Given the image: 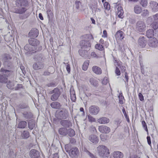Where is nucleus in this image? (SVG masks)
Masks as SVG:
<instances>
[{"mask_svg":"<svg viewBox=\"0 0 158 158\" xmlns=\"http://www.w3.org/2000/svg\"><path fill=\"white\" fill-rule=\"evenodd\" d=\"M15 5L18 8H15L12 10L14 13L19 14H23L20 16L21 19H25L27 18L31 13L27 11L28 6L27 0H16Z\"/></svg>","mask_w":158,"mask_h":158,"instance_id":"f257e3e1","label":"nucleus"},{"mask_svg":"<svg viewBox=\"0 0 158 158\" xmlns=\"http://www.w3.org/2000/svg\"><path fill=\"white\" fill-rule=\"evenodd\" d=\"M85 37V39L81 41L80 45L81 48L89 50L90 47L89 40L93 38L92 36L90 35H86Z\"/></svg>","mask_w":158,"mask_h":158,"instance_id":"f03ea898","label":"nucleus"},{"mask_svg":"<svg viewBox=\"0 0 158 158\" xmlns=\"http://www.w3.org/2000/svg\"><path fill=\"white\" fill-rule=\"evenodd\" d=\"M68 147V145H66L65 146V148L66 152L68 153L70 156L72 158H76L78 156L79 154V151L77 148L74 147L69 148Z\"/></svg>","mask_w":158,"mask_h":158,"instance_id":"7ed1b4c3","label":"nucleus"},{"mask_svg":"<svg viewBox=\"0 0 158 158\" xmlns=\"http://www.w3.org/2000/svg\"><path fill=\"white\" fill-rule=\"evenodd\" d=\"M56 117L59 119L66 118L69 116L68 110L64 108L60 109L57 111L56 114Z\"/></svg>","mask_w":158,"mask_h":158,"instance_id":"20e7f679","label":"nucleus"},{"mask_svg":"<svg viewBox=\"0 0 158 158\" xmlns=\"http://www.w3.org/2000/svg\"><path fill=\"white\" fill-rule=\"evenodd\" d=\"M29 44L34 49L35 48V51H39L42 49V46L40 45V42L34 38H30L28 40Z\"/></svg>","mask_w":158,"mask_h":158,"instance_id":"39448f33","label":"nucleus"},{"mask_svg":"<svg viewBox=\"0 0 158 158\" xmlns=\"http://www.w3.org/2000/svg\"><path fill=\"white\" fill-rule=\"evenodd\" d=\"M49 94H52L50 98L51 100L52 101H56L58 99L61 94V93L59 89L56 88L52 90L49 91Z\"/></svg>","mask_w":158,"mask_h":158,"instance_id":"423d86ee","label":"nucleus"},{"mask_svg":"<svg viewBox=\"0 0 158 158\" xmlns=\"http://www.w3.org/2000/svg\"><path fill=\"white\" fill-rule=\"evenodd\" d=\"M97 151L98 155L102 157H103L104 155H107L110 153L109 150L103 145H99L97 147Z\"/></svg>","mask_w":158,"mask_h":158,"instance_id":"0eeeda50","label":"nucleus"},{"mask_svg":"<svg viewBox=\"0 0 158 158\" xmlns=\"http://www.w3.org/2000/svg\"><path fill=\"white\" fill-rule=\"evenodd\" d=\"M146 26L144 23L142 21H139L136 23L137 30L140 32L143 31L145 30Z\"/></svg>","mask_w":158,"mask_h":158,"instance_id":"6e6552de","label":"nucleus"},{"mask_svg":"<svg viewBox=\"0 0 158 158\" xmlns=\"http://www.w3.org/2000/svg\"><path fill=\"white\" fill-rule=\"evenodd\" d=\"M99 111V108L96 106H91L89 108V112L91 114L94 115L97 114L98 113Z\"/></svg>","mask_w":158,"mask_h":158,"instance_id":"1a4fd4ad","label":"nucleus"},{"mask_svg":"<svg viewBox=\"0 0 158 158\" xmlns=\"http://www.w3.org/2000/svg\"><path fill=\"white\" fill-rule=\"evenodd\" d=\"M148 45L152 47H156L158 46V40L155 37L150 39L148 41Z\"/></svg>","mask_w":158,"mask_h":158,"instance_id":"9d476101","label":"nucleus"},{"mask_svg":"<svg viewBox=\"0 0 158 158\" xmlns=\"http://www.w3.org/2000/svg\"><path fill=\"white\" fill-rule=\"evenodd\" d=\"M125 34L121 31H118L115 35V37L117 40H122L124 38Z\"/></svg>","mask_w":158,"mask_h":158,"instance_id":"9b49d317","label":"nucleus"},{"mask_svg":"<svg viewBox=\"0 0 158 158\" xmlns=\"http://www.w3.org/2000/svg\"><path fill=\"white\" fill-rule=\"evenodd\" d=\"M98 130L101 133L106 134L109 133L110 131V129L109 127L104 125L99 126Z\"/></svg>","mask_w":158,"mask_h":158,"instance_id":"f8f14e48","label":"nucleus"},{"mask_svg":"<svg viewBox=\"0 0 158 158\" xmlns=\"http://www.w3.org/2000/svg\"><path fill=\"white\" fill-rule=\"evenodd\" d=\"M40 155V152L34 149H31L29 153V156L31 158H37L39 157Z\"/></svg>","mask_w":158,"mask_h":158,"instance_id":"ddd939ff","label":"nucleus"},{"mask_svg":"<svg viewBox=\"0 0 158 158\" xmlns=\"http://www.w3.org/2000/svg\"><path fill=\"white\" fill-rule=\"evenodd\" d=\"M44 67V63L42 62H36L33 65V68L35 70L43 69Z\"/></svg>","mask_w":158,"mask_h":158,"instance_id":"4468645a","label":"nucleus"},{"mask_svg":"<svg viewBox=\"0 0 158 158\" xmlns=\"http://www.w3.org/2000/svg\"><path fill=\"white\" fill-rule=\"evenodd\" d=\"M147 43V41L144 37H140L139 38L138 40V44L141 47H144L146 45Z\"/></svg>","mask_w":158,"mask_h":158,"instance_id":"2eb2a0df","label":"nucleus"},{"mask_svg":"<svg viewBox=\"0 0 158 158\" xmlns=\"http://www.w3.org/2000/svg\"><path fill=\"white\" fill-rule=\"evenodd\" d=\"M89 140L93 143L96 144L99 141V139L97 136L95 135H91L89 136Z\"/></svg>","mask_w":158,"mask_h":158,"instance_id":"dca6fc26","label":"nucleus"},{"mask_svg":"<svg viewBox=\"0 0 158 158\" xmlns=\"http://www.w3.org/2000/svg\"><path fill=\"white\" fill-rule=\"evenodd\" d=\"M150 7L153 12L158 11V3L156 2L152 1L150 2Z\"/></svg>","mask_w":158,"mask_h":158,"instance_id":"f3484780","label":"nucleus"},{"mask_svg":"<svg viewBox=\"0 0 158 158\" xmlns=\"http://www.w3.org/2000/svg\"><path fill=\"white\" fill-rule=\"evenodd\" d=\"M60 123L63 126L66 127H69L72 126V123L71 122L67 120H62L60 122Z\"/></svg>","mask_w":158,"mask_h":158,"instance_id":"a211bd4d","label":"nucleus"},{"mask_svg":"<svg viewBox=\"0 0 158 158\" xmlns=\"http://www.w3.org/2000/svg\"><path fill=\"white\" fill-rule=\"evenodd\" d=\"M110 122L109 119L106 117H102L98 119V122L102 124H105L108 123Z\"/></svg>","mask_w":158,"mask_h":158,"instance_id":"6ab92c4d","label":"nucleus"},{"mask_svg":"<svg viewBox=\"0 0 158 158\" xmlns=\"http://www.w3.org/2000/svg\"><path fill=\"white\" fill-rule=\"evenodd\" d=\"M39 34L38 31L37 29H34L31 30L29 33V36L32 37H36Z\"/></svg>","mask_w":158,"mask_h":158,"instance_id":"aec40b11","label":"nucleus"},{"mask_svg":"<svg viewBox=\"0 0 158 158\" xmlns=\"http://www.w3.org/2000/svg\"><path fill=\"white\" fill-rule=\"evenodd\" d=\"M113 156L114 158H123V155L121 152L115 151L113 152Z\"/></svg>","mask_w":158,"mask_h":158,"instance_id":"412c9836","label":"nucleus"},{"mask_svg":"<svg viewBox=\"0 0 158 158\" xmlns=\"http://www.w3.org/2000/svg\"><path fill=\"white\" fill-rule=\"evenodd\" d=\"M34 59L36 61H42L44 60V56L41 53H37L34 56Z\"/></svg>","mask_w":158,"mask_h":158,"instance_id":"4be33fe9","label":"nucleus"},{"mask_svg":"<svg viewBox=\"0 0 158 158\" xmlns=\"http://www.w3.org/2000/svg\"><path fill=\"white\" fill-rule=\"evenodd\" d=\"M117 15L118 17L123 18V17L124 11L122 7L121 6H118L117 8Z\"/></svg>","mask_w":158,"mask_h":158,"instance_id":"5701e85b","label":"nucleus"},{"mask_svg":"<svg viewBox=\"0 0 158 158\" xmlns=\"http://www.w3.org/2000/svg\"><path fill=\"white\" fill-rule=\"evenodd\" d=\"M88 50L84 49L83 48H81L79 49L78 51V52L79 55L82 57H85L87 56L88 54Z\"/></svg>","mask_w":158,"mask_h":158,"instance_id":"b1692460","label":"nucleus"},{"mask_svg":"<svg viewBox=\"0 0 158 158\" xmlns=\"http://www.w3.org/2000/svg\"><path fill=\"white\" fill-rule=\"evenodd\" d=\"M24 48L25 50L29 52H31V53H34V52H32V51L36 52V51H35V48H34L33 49L30 44H26L24 46Z\"/></svg>","mask_w":158,"mask_h":158,"instance_id":"393cba45","label":"nucleus"},{"mask_svg":"<svg viewBox=\"0 0 158 158\" xmlns=\"http://www.w3.org/2000/svg\"><path fill=\"white\" fill-rule=\"evenodd\" d=\"M146 36L149 38H152L154 36V31L152 29H149L146 32Z\"/></svg>","mask_w":158,"mask_h":158,"instance_id":"a878e982","label":"nucleus"},{"mask_svg":"<svg viewBox=\"0 0 158 158\" xmlns=\"http://www.w3.org/2000/svg\"><path fill=\"white\" fill-rule=\"evenodd\" d=\"M92 69L93 72L96 74H100L102 73V70L100 68L97 66L93 67Z\"/></svg>","mask_w":158,"mask_h":158,"instance_id":"bb28decb","label":"nucleus"},{"mask_svg":"<svg viewBox=\"0 0 158 158\" xmlns=\"http://www.w3.org/2000/svg\"><path fill=\"white\" fill-rule=\"evenodd\" d=\"M28 127L31 130L33 129L35 126V122L32 119L29 120L28 122Z\"/></svg>","mask_w":158,"mask_h":158,"instance_id":"cd10ccee","label":"nucleus"},{"mask_svg":"<svg viewBox=\"0 0 158 158\" xmlns=\"http://www.w3.org/2000/svg\"><path fill=\"white\" fill-rule=\"evenodd\" d=\"M1 71L3 73L4 75L6 77L11 74L12 73V72L11 71L6 70L2 68L1 69Z\"/></svg>","mask_w":158,"mask_h":158,"instance_id":"c85d7f7f","label":"nucleus"},{"mask_svg":"<svg viewBox=\"0 0 158 158\" xmlns=\"http://www.w3.org/2000/svg\"><path fill=\"white\" fill-rule=\"evenodd\" d=\"M60 134L63 135H66L67 134V129L64 127L60 128L59 130Z\"/></svg>","mask_w":158,"mask_h":158,"instance_id":"c756f323","label":"nucleus"},{"mask_svg":"<svg viewBox=\"0 0 158 158\" xmlns=\"http://www.w3.org/2000/svg\"><path fill=\"white\" fill-rule=\"evenodd\" d=\"M50 106L52 108L54 109H58L61 106L60 103L57 102H52Z\"/></svg>","mask_w":158,"mask_h":158,"instance_id":"7c9ffc66","label":"nucleus"},{"mask_svg":"<svg viewBox=\"0 0 158 158\" xmlns=\"http://www.w3.org/2000/svg\"><path fill=\"white\" fill-rule=\"evenodd\" d=\"M142 10V8L139 6L136 5L134 6V11L135 13L139 14L141 12Z\"/></svg>","mask_w":158,"mask_h":158,"instance_id":"2f4dec72","label":"nucleus"},{"mask_svg":"<svg viewBox=\"0 0 158 158\" xmlns=\"http://www.w3.org/2000/svg\"><path fill=\"white\" fill-rule=\"evenodd\" d=\"M23 114L24 117L27 119L31 118L33 116L32 113L29 111L24 112L23 113Z\"/></svg>","mask_w":158,"mask_h":158,"instance_id":"473e14b6","label":"nucleus"},{"mask_svg":"<svg viewBox=\"0 0 158 158\" xmlns=\"http://www.w3.org/2000/svg\"><path fill=\"white\" fill-rule=\"evenodd\" d=\"M27 126V123L26 121H22L18 124V127L21 128H24Z\"/></svg>","mask_w":158,"mask_h":158,"instance_id":"72a5a7b5","label":"nucleus"},{"mask_svg":"<svg viewBox=\"0 0 158 158\" xmlns=\"http://www.w3.org/2000/svg\"><path fill=\"white\" fill-rule=\"evenodd\" d=\"M7 82V78L4 75L0 74V82L3 83H6Z\"/></svg>","mask_w":158,"mask_h":158,"instance_id":"f704fd0d","label":"nucleus"},{"mask_svg":"<svg viewBox=\"0 0 158 158\" xmlns=\"http://www.w3.org/2000/svg\"><path fill=\"white\" fill-rule=\"evenodd\" d=\"M89 81L91 85L96 86L98 84V81L95 79L91 78L90 79Z\"/></svg>","mask_w":158,"mask_h":158,"instance_id":"c9c22d12","label":"nucleus"},{"mask_svg":"<svg viewBox=\"0 0 158 158\" xmlns=\"http://www.w3.org/2000/svg\"><path fill=\"white\" fill-rule=\"evenodd\" d=\"M67 134L70 137H73L75 135L74 131L72 128H69L67 130Z\"/></svg>","mask_w":158,"mask_h":158,"instance_id":"e433bc0d","label":"nucleus"},{"mask_svg":"<svg viewBox=\"0 0 158 158\" xmlns=\"http://www.w3.org/2000/svg\"><path fill=\"white\" fill-rule=\"evenodd\" d=\"M22 135L23 138L27 139L29 136V133L28 131H25L23 132Z\"/></svg>","mask_w":158,"mask_h":158,"instance_id":"4c0bfd02","label":"nucleus"},{"mask_svg":"<svg viewBox=\"0 0 158 158\" xmlns=\"http://www.w3.org/2000/svg\"><path fill=\"white\" fill-rule=\"evenodd\" d=\"M119 99V102L121 104H123L124 103V98L123 95L122 93H120L118 96Z\"/></svg>","mask_w":158,"mask_h":158,"instance_id":"58836bf2","label":"nucleus"},{"mask_svg":"<svg viewBox=\"0 0 158 158\" xmlns=\"http://www.w3.org/2000/svg\"><path fill=\"white\" fill-rule=\"evenodd\" d=\"M151 26L154 30L157 29L158 28V22L153 21L151 24Z\"/></svg>","mask_w":158,"mask_h":158,"instance_id":"ea45409f","label":"nucleus"},{"mask_svg":"<svg viewBox=\"0 0 158 158\" xmlns=\"http://www.w3.org/2000/svg\"><path fill=\"white\" fill-rule=\"evenodd\" d=\"M152 18L155 21L158 20V13L152 16V17H150L148 18L147 20L148 21L151 20L152 19Z\"/></svg>","mask_w":158,"mask_h":158,"instance_id":"a19ab883","label":"nucleus"},{"mask_svg":"<svg viewBox=\"0 0 158 158\" xmlns=\"http://www.w3.org/2000/svg\"><path fill=\"white\" fill-rule=\"evenodd\" d=\"M14 82L10 81L7 82L6 86L9 89H14Z\"/></svg>","mask_w":158,"mask_h":158,"instance_id":"79ce46f5","label":"nucleus"},{"mask_svg":"<svg viewBox=\"0 0 158 158\" xmlns=\"http://www.w3.org/2000/svg\"><path fill=\"white\" fill-rule=\"evenodd\" d=\"M70 95L71 100L73 102H74L76 100V96L74 92L73 91H70Z\"/></svg>","mask_w":158,"mask_h":158,"instance_id":"37998d69","label":"nucleus"},{"mask_svg":"<svg viewBox=\"0 0 158 158\" xmlns=\"http://www.w3.org/2000/svg\"><path fill=\"white\" fill-rule=\"evenodd\" d=\"M114 65H117L118 66H119L121 63V62L119 60L115 57H114Z\"/></svg>","mask_w":158,"mask_h":158,"instance_id":"c03bdc74","label":"nucleus"},{"mask_svg":"<svg viewBox=\"0 0 158 158\" xmlns=\"http://www.w3.org/2000/svg\"><path fill=\"white\" fill-rule=\"evenodd\" d=\"M3 64L7 67H11L12 64V62L10 60L4 61Z\"/></svg>","mask_w":158,"mask_h":158,"instance_id":"a18cd8bd","label":"nucleus"},{"mask_svg":"<svg viewBox=\"0 0 158 158\" xmlns=\"http://www.w3.org/2000/svg\"><path fill=\"white\" fill-rule=\"evenodd\" d=\"M122 112L124 115V116L126 118L127 121L129 123L130 122V120L129 119V116L127 115V113L125 110V108L124 107H123L122 110Z\"/></svg>","mask_w":158,"mask_h":158,"instance_id":"49530a36","label":"nucleus"},{"mask_svg":"<svg viewBox=\"0 0 158 158\" xmlns=\"http://www.w3.org/2000/svg\"><path fill=\"white\" fill-rule=\"evenodd\" d=\"M11 59V57L10 55L9 54H5L4 56V57L3 59V61L5 60H9Z\"/></svg>","mask_w":158,"mask_h":158,"instance_id":"de8ad7c7","label":"nucleus"},{"mask_svg":"<svg viewBox=\"0 0 158 158\" xmlns=\"http://www.w3.org/2000/svg\"><path fill=\"white\" fill-rule=\"evenodd\" d=\"M104 8L107 10H109L110 9V5L109 3L107 2H105L103 4Z\"/></svg>","mask_w":158,"mask_h":158,"instance_id":"09e8293b","label":"nucleus"},{"mask_svg":"<svg viewBox=\"0 0 158 158\" xmlns=\"http://www.w3.org/2000/svg\"><path fill=\"white\" fill-rule=\"evenodd\" d=\"M89 63L88 62L85 61L84 62L82 66V69L84 71H86L87 69Z\"/></svg>","mask_w":158,"mask_h":158,"instance_id":"8fccbe9b","label":"nucleus"},{"mask_svg":"<svg viewBox=\"0 0 158 158\" xmlns=\"http://www.w3.org/2000/svg\"><path fill=\"white\" fill-rule=\"evenodd\" d=\"M95 48L96 49L101 51L102 50L104 49L103 46L100 44H96Z\"/></svg>","mask_w":158,"mask_h":158,"instance_id":"3c124183","label":"nucleus"},{"mask_svg":"<svg viewBox=\"0 0 158 158\" xmlns=\"http://www.w3.org/2000/svg\"><path fill=\"white\" fill-rule=\"evenodd\" d=\"M140 4L143 7H146L148 4L147 0H141Z\"/></svg>","mask_w":158,"mask_h":158,"instance_id":"603ef678","label":"nucleus"},{"mask_svg":"<svg viewBox=\"0 0 158 158\" xmlns=\"http://www.w3.org/2000/svg\"><path fill=\"white\" fill-rule=\"evenodd\" d=\"M142 126L145 130V131L147 132V134H148V130L146 124L144 121H142Z\"/></svg>","mask_w":158,"mask_h":158,"instance_id":"864d4df0","label":"nucleus"},{"mask_svg":"<svg viewBox=\"0 0 158 158\" xmlns=\"http://www.w3.org/2000/svg\"><path fill=\"white\" fill-rule=\"evenodd\" d=\"M88 119V121L90 122H94L96 121L95 118H93L92 116L90 115H88L87 116Z\"/></svg>","mask_w":158,"mask_h":158,"instance_id":"5fc2aeb1","label":"nucleus"},{"mask_svg":"<svg viewBox=\"0 0 158 158\" xmlns=\"http://www.w3.org/2000/svg\"><path fill=\"white\" fill-rule=\"evenodd\" d=\"M19 107L21 109H24L28 107L27 105L24 103H21L19 105Z\"/></svg>","mask_w":158,"mask_h":158,"instance_id":"6e6d98bb","label":"nucleus"},{"mask_svg":"<svg viewBox=\"0 0 158 158\" xmlns=\"http://www.w3.org/2000/svg\"><path fill=\"white\" fill-rule=\"evenodd\" d=\"M81 5V2L79 1H77L75 2V6L76 8L77 9H79L80 8V6Z\"/></svg>","mask_w":158,"mask_h":158,"instance_id":"4d7b16f0","label":"nucleus"},{"mask_svg":"<svg viewBox=\"0 0 158 158\" xmlns=\"http://www.w3.org/2000/svg\"><path fill=\"white\" fill-rule=\"evenodd\" d=\"M109 82L108 78L107 77H105L103 79L102 83L103 84L106 85Z\"/></svg>","mask_w":158,"mask_h":158,"instance_id":"13d9d810","label":"nucleus"},{"mask_svg":"<svg viewBox=\"0 0 158 158\" xmlns=\"http://www.w3.org/2000/svg\"><path fill=\"white\" fill-rule=\"evenodd\" d=\"M148 13L149 12L148 10H143V11L142 15L143 16H146L148 14Z\"/></svg>","mask_w":158,"mask_h":158,"instance_id":"bf43d9fd","label":"nucleus"},{"mask_svg":"<svg viewBox=\"0 0 158 158\" xmlns=\"http://www.w3.org/2000/svg\"><path fill=\"white\" fill-rule=\"evenodd\" d=\"M125 77L126 80V81H125L126 85H127L128 84L129 78L128 76L127 75V73L126 72H125Z\"/></svg>","mask_w":158,"mask_h":158,"instance_id":"052dcab7","label":"nucleus"},{"mask_svg":"<svg viewBox=\"0 0 158 158\" xmlns=\"http://www.w3.org/2000/svg\"><path fill=\"white\" fill-rule=\"evenodd\" d=\"M139 97V100L141 101H143L144 100V97L142 94L141 93H139L138 94Z\"/></svg>","mask_w":158,"mask_h":158,"instance_id":"680f3d73","label":"nucleus"},{"mask_svg":"<svg viewBox=\"0 0 158 158\" xmlns=\"http://www.w3.org/2000/svg\"><path fill=\"white\" fill-rule=\"evenodd\" d=\"M87 153L88 155L91 158H98L94 154L90 153L89 152H88Z\"/></svg>","mask_w":158,"mask_h":158,"instance_id":"e2e57ef3","label":"nucleus"},{"mask_svg":"<svg viewBox=\"0 0 158 158\" xmlns=\"http://www.w3.org/2000/svg\"><path fill=\"white\" fill-rule=\"evenodd\" d=\"M23 87V85L21 84H18L15 87V90H18L22 88Z\"/></svg>","mask_w":158,"mask_h":158,"instance_id":"0e129e2a","label":"nucleus"},{"mask_svg":"<svg viewBox=\"0 0 158 158\" xmlns=\"http://www.w3.org/2000/svg\"><path fill=\"white\" fill-rule=\"evenodd\" d=\"M115 73L117 76H119L120 75V72L118 68L116 67V69L115 70Z\"/></svg>","mask_w":158,"mask_h":158,"instance_id":"69168bd1","label":"nucleus"},{"mask_svg":"<svg viewBox=\"0 0 158 158\" xmlns=\"http://www.w3.org/2000/svg\"><path fill=\"white\" fill-rule=\"evenodd\" d=\"M66 69L68 73H69L70 72V68L69 64H67L66 65Z\"/></svg>","mask_w":158,"mask_h":158,"instance_id":"338daca9","label":"nucleus"},{"mask_svg":"<svg viewBox=\"0 0 158 158\" xmlns=\"http://www.w3.org/2000/svg\"><path fill=\"white\" fill-rule=\"evenodd\" d=\"M130 158H140V157L136 154H133L130 156Z\"/></svg>","mask_w":158,"mask_h":158,"instance_id":"774afa93","label":"nucleus"}]
</instances>
